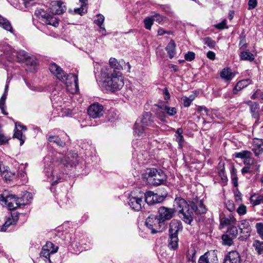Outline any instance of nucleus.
Returning a JSON list of instances; mask_svg holds the SVG:
<instances>
[{
	"label": "nucleus",
	"instance_id": "f257e3e1",
	"mask_svg": "<svg viewBox=\"0 0 263 263\" xmlns=\"http://www.w3.org/2000/svg\"><path fill=\"white\" fill-rule=\"evenodd\" d=\"M174 206L178 210L180 217L187 224H191L193 221L194 214L200 215L206 212L201 200L187 202L185 199L177 197L174 200Z\"/></svg>",
	"mask_w": 263,
	"mask_h": 263
},
{
	"label": "nucleus",
	"instance_id": "f03ea898",
	"mask_svg": "<svg viewBox=\"0 0 263 263\" xmlns=\"http://www.w3.org/2000/svg\"><path fill=\"white\" fill-rule=\"evenodd\" d=\"M57 166L53 169V167L45 168V173L48 177L49 175L52 177L50 180L51 184H55L58 182V180L61 178V175H58V172L61 171L60 169H63L64 167L68 170L76 166L78 163V155L76 153H69L63 158L57 157V160L55 161Z\"/></svg>",
	"mask_w": 263,
	"mask_h": 263
},
{
	"label": "nucleus",
	"instance_id": "7ed1b4c3",
	"mask_svg": "<svg viewBox=\"0 0 263 263\" xmlns=\"http://www.w3.org/2000/svg\"><path fill=\"white\" fill-rule=\"evenodd\" d=\"M101 78L103 87L108 91L113 92L119 90L124 84L122 73L119 71H112L108 67L102 68Z\"/></svg>",
	"mask_w": 263,
	"mask_h": 263
},
{
	"label": "nucleus",
	"instance_id": "20e7f679",
	"mask_svg": "<svg viewBox=\"0 0 263 263\" xmlns=\"http://www.w3.org/2000/svg\"><path fill=\"white\" fill-rule=\"evenodd\" d=\"M49 69L50 72L61 81L64 82L67 86L70 85L73 82L76 90L78 89V77L76 74L66 73L64 70L55 63H51Z\"/></svg>",
	"mask_w": 263,
	"mask_h": 263
},
{
	"label": "nucleus",
	"instance_id": "39448f33",
	"mask_svg": "<svg viewBox=\"0 0 263 263\" xmlns=\"http://www.w3.org/2000/svg\"><path fill=\"white\" fill-rule=\"evenodd\" d=\"M152 121L150 114L146 112L143 115L142 118L138 119L134 126V134L139 137H144L146 134L149 133L148 127L151 126Z\"/></svg>",
	"mask_w": 263,
	"mask_h": 263
},
{
	"label": "nucleus",
	"instance_id": "423d86ee",
	"mask_svg": "<svg viewBox=\"0 0 263 263\" xmlns=\"http://www.w3.org/2000/svg\"><path fill=\"white\" fill-rule=\"evenodd\" d=\"M145 225L152 234L161 232L165 228V223L162 222L158 216L154 215H151L147 218Z\"/></svg>",
	"mask_w": 263,
	"mask_h": 263
},
{
	"label": "nucleus",
	"instance_id": "0eeeda50",
	"mask_svg": "<svg viewBox=\"0 0 263 263\" xmlns=\"http://www.w3.org/2000/svg\"><path fill=\"white\" fill-rule=\"evenodd\" d=\"M147 180L154 185H159L163 184L166 179V175L161 170H158L155 168L147 169Z\"/></svg>",
	"mask_w": 263,
	"mask_h": 263
},
{
	"label": "nucleus",
	"instance_id": "6e6552de",
	"mask_svg": "<svg viewBox=\"0 0 263 263\" xmlns=\"http://www.w3.org/2000/svg\"><path fill=\"white\" fill-rule=\"evenodd\" d=\"M58 246H55L51 242H47L40 252V258H42L46 263H51V257L58 251Z\"/></svg>",
	"mask_w": 263,
	"mask_h": 263
},
{
	"label": "nucleus",
	"instance_id": "1a4fd4ad",
	"mask_svg": "<svg viewBox=\"0 0 263 263\" xmlns=\"http://www.w3.org/2000/svg\"><path fill=\"white\" fill-rule=\"evenodd\" d=\"M20 213L15 211H13L6 217L5 222H2V226H1L0 231L5 232L7 230L8 228L10 226L15 225L16 224Z\"/></svg>",
	"mask_w": 263,
	"mask_h": 263
},
{
	"label": "nucleus",
	"instance_id": "9d476101",
	"mask_svg": "<svg viewBox=\"0 0 263 263\" xmlns=\"http://www.w3.org/2000/svg\"><path fill=\"white\" fill-rule=\"evenodd\" d=\"M88 115L92 118H98L104 114V107L98 103H95L89 106L87 109Z\"/></svg>",
	"mask_w": 263,
	"mask_h": 263
},
{
	"label": "nucleus",
	"instance_id": "9b49d317",
	"mask_svg": "<svg viewBox=\"0 0 263 263\" xmlns=\"http://www.w3.org/2000/svg\"><path fill=\"white\" fill-rule=\"evenodd\" d=\"M176 211L173 208L161 206L158 210V217L162 222L171 219L174 215Z\"/></svg>",
	"mask_w": 263,
	"mask_h": 263
},
{
	"label": "nucleus",
	"instance_id": "f8f14e48",
	"mask_svg": "<svg viewBox=\"0 0 263 263\" xmlns=\"http://www.w3.org/2000/svg\"><path fill=\"white\" fill-rule=\"evenodd\" d=\"M24 202L20 200V198L16 197L15 195H9L7 196L6 200V205L10 211H14L15 209L24 204Z\"/></svg>",
	"mask_w": 263,
	"mask_h": 263
},
{
	"label": "nucleus",
	"instance_id": "ddd939ff",
	"mask_svg": "<svg viewBox=\"0 0 263 263\" xmlns=\"http://www.w3.org/2000/svg\"><path fill=\"white\" fill-rule=\"evenodd\" d=\"M217 251L212 250L201 256L198 263H217L218 261Z\"/></svg>",
	"mask_w": 263,
	"mask_h": 263
},
{
	"label": "nucleus",
	"instance_id": "4468645a",
	"mask_svg": "<svg viewBox=\"0 0 263 263\" xmlns=\"http://www.w3.org/2000/svg\"><path fill=\"white\" fill-rule=\"evenodd\" d=\"M164 199L163 196L159 195L152 191L146 192L145 194V202L148 204L161 202Z\"/></svg>",
	"mask_w": 263,
	"mask_h": 263
},
{
	"label": "nucleus",
	"instance_id": "2eb2a0df",
	"mask_svg": "<svg viewBox=\"0 0 263 263\" xmlns=\"http://www.w3.org/2000/svg\"><path fill=\"white\" fill-rule=\"evenodd\" d=\"M144 202L142 196L141 197H135L130 195L128 197V204L135 211H140L144 204Z\"/></svg>",
	"mask_w": 263,
	"mask_h": 263
},
{
	"label": "nucleus",
	"instance_id": "dca6fc26",
	"mask_svg": "<svg viewBox=\"0 0 263 263\" xmlns=\"http://www.w3.org/2000/svg\"><path fill=\"white\" fill-rule=\"evenodd\" d=\"M15 126L13 137L18 139L20 141V145H22L26 139L25 136L23 135L22 130L26 131L27 128L18 122L15 123Z\"/></svg>",
	"mask_w": 263,
	"mask_h": 263
},
{
	"label": "nucleus",
	"instance_id": "f3484780",
	"mask_svg": "<svg viewBox=\"0 0 263 263\" xmlns=\"http://www.w3.org/2000/svg\"><path fill=\"white\" fill-rule=\"evenodd\" d=\"M251 222H252L251 220L244 219L241 220L238 224L240 233L243 234L246 238L250 236L251 231Z\"/></svg>",
	"mask_w": 263,
	"mask_h": 263
},
{
	"label": "nucleus",
	"instance_id": "a211bd4d",
	"mask_svg": "<svg viewBox=\"0 0 263 263\" xmlns=\"http://www.w3.org/2000/svg\"><path fill=\"white\" fill-rule=\"evenodd\" d=\"M223 263H241V258L239 253L236 251L229 252L225 256Z\"/></svg>",
	"mask_w": 263,
	"mask_h": 263
},
{
	"label": "nucleus",
	"instance_id": "6ab92c4d",
	"mask_svg": "<svg viewBox=\"0 0 263 263\" xmlns=\"http://www.w3.org/2000/svg\"><path fill=\"white\" fill-rule=\"evenodd\" d=\"M66 7L61 1H55L52 2L50 11L55 14H61L66 11Z\"/></svg>",
	"mask_w": 263,
	"mask_h": 263
},
{
	"label": "nucleus",
	"instance_id": "aec40b11",
	"mask_svg": "<svg viewBox=\"0 0 263 263\" xmlns=\"http://www.w3.org/2000/svg\"><path fill=\"white\" fill-rule=\"evenodd\" d=\"M182 230V226L180 221L173 220L170 223L169 235H178V232Z\"/></svg>",
	"mask_w": 263,
	"mask_h": 263
},
{
	"label": "nucleus",
	"instance_id": "412c9836",
	"mask_svg": "<svg viewBox=\"0 0 263 263\" xmlns=\"http://www.w3.org/2000/svg\"><path fill=\"white\" fill-rule=\"evenodd\" d=\"M252 81L250 79H245L239 81L236 85L233 90V93L237 95L238 92L243 88L247 87L248 85L251 84Z\"/></svg>",
	"mask_w": 263,
	"mask_h": 263
},
{
	"label": "nucleus",
	"instance_id": "4be33fe9",
	"mask_svg": "<svg viewBox=\"0 0 263 263\" xmlns=\"http://www.w3.org/2000/svg\"><path fill=\"white\" fill-rule=\"evenodd\" d=\"M8 84L7 83L5 86L4 92L0 99V108L1 109L2 112L5 115L8 114V113L5 110V101L8 95Z\"/></svg>",
	"mask_w": 263,
	"mask_h": 263
},
{
	"label": "nucleus",
	"instance_id": "5701e85b",
	"mask_svg": "<svg viewBox=\"0 0 263 263\" xmlns=\"http://www.w3.org/2000/svg\"><path fill=\"white\" fill-rule=\"evenodd\" d=\"M250 202L254 206L260 204H263V195L254 194L250 198Z\"/></svg>",
	"mask_w": 263,
	"mask_h": 263
},
{
	"label": "nucleus",
	"instance_id": "b1692460",
	"mask_svg": "<svg viewBox=\"0 0 263 263\" xmlns=\"http://www.w3.org/2000/svg\"><path fill=\"white\" fill-rule=\"evenodd\" d=\"M234 76L230 68H224L220 72L221 78L226 81H230Z\"/></svg>",
	"mask_w": 263,
	"mask_h": 263
},
{
	"label": "nucleus",
	"instance_id": "393cba45",
	"mask_svg": "<svg viewBox=\"0 0 263 263\" xmlns=\"http://www.w3.org/2000/svg\"><path fill=\"white\" fill-rule=\"evenodd\" d=\"M109 64L110 66L107 67L111 68L112 71H118L123 68L121 62H118L117 60L114 58H110Z\"/></svg>",
	"mask_w": 263,
	"mask_h": 263
},
{
	"label": "nucleus",
	"instance_id": "a878e982",
	"mask_svg": "<svg viewBox=\"0 0 263 263\" xmlns=\"http://www.w3.org/2000/svg\"><path fill=\"white\" fill-rule=\"evenodd\" d=\"M0 27L4 29L13 33V30L10 22L6 18L0 15Z\"/></svg>",
	"mask_w": 263,
	"mask_h": 263
},
{
	"label": "nucleus",
	"instance_id": "bb28decb",
	"mask_svg": "<svg viewBox=\"0 0 263 263\" xmlns=\"http://www.w3.org/2000/svg\"><path fill=\"white\" fill-rule=\"evenodd\" d=\"M175 48L176 44L174 40H171L165 48L170 59L174 58L176 54Z\"/></svg>",
	"mask_w": 263,
	"mask_h": 263
},
{
	"label": "nucleus",
	"instance_id": "cd10ccee",
	"mask_svg": "<svg viewBox=\"0 0 263 263\" xmlns=\"http://www.w3.org/2000/svg\"><path fill=\"white\" fill-rule=\"evenodd\" d=\"M178 235H169L168 247L173 250L177 249L178 246Z\"/></svg>",
	"mask_w": 263,
	"mask_h": 263
},
{
	"label": "nucleus",
	"instance_id": "c85d7f7f",
	"mask_svg": "<svg viewBox=\"0 0 263 263\" xmlns=\"http://www.w3.org/2000/svg\"><path fill=\"white\" fill-rule=\"evenodd\" d=\"M252 150L256 156L262 153L263 152V144L262 141H257V142H254Z\"/></svg>",
	"mask_w": 263,
	"mask_h": 263
},
{
	"label": "nucleus",
	"instance_id": "c756f323",
	"mask_svg": "<svg viewBox=\"0 0 263 263\" xmlns=\"http://www.w3.org/2000/svg\"><path fill=\"white\" fill-rule=\"evenodd\" d=\"M43 23L46 25L57 27L59 24V21L56 17L49 15Z\"/></svg>",
	"mask_w": 263,
	"mask_h": 263
},
{
	"label": "nucleus",
	"instance_id": "7c9ffc66",
	"mask_svg": "<svg viewBox=\"0 0 263 263\" xmlns=\"http://www.w3.org/2000/svg\"><path fill=\"white\" fill-rule=\"evenodd\" d=\"M183 130L182 128H178L175 132V137L176 141L178 143L179 148H182L183 147V143L184 138L182 136Z\"/></svg>",
	"mask_w": 263,
	"mask_h": 263
},
{
	"label": "nucleus",
	"instance_id": "2f4dec72",
	"mask_svg": "<svg viewBox=\"0 0 263 263\" xmlns=\"http://www.w3.org/2000/svg\"><path fill=\"white\" fill-rule=\"evenodd\" d=\"M236 221V219L232 215L228 217L221 218L220 219V224L222 226H227L231 224H235Z\"/></svg>",
	"mask_w": 263,
	"mask_h": 263
},
{
	"label": "nucleus",
	"instance_id": "473e14b6",
	"mask_svg": "<svg viewBox=\"0 0 263 263\" xmlns=\"http://www.w3.org/2000/svg\"><path fill=\"white\" fill-rule=\"evenodd\" d=\"M48 140L49 142H52L55 143L58 146L60 147H64L65 145V142L62 141L59 137L55 136H49L48 137Z\"/></svg>",
	"mask_w": 263,
	"mask_h": 263
},
{
	"label": "nucleus",
	"instance_id": "72a5a7b5",
	"mask_svg": "<svg viewBox=\"0 0 263 263\" xmlns=\"http://www.w3.org/2000/svg\"><path fill=\"white\" fill-rule=\"evenodd\" d=\"M160 108L166 112V114L170 116H174L177 113V110L175 107H170L166 104H163L159 106Z\"/></svg>",
	"mask_w": 263,
	"mask_h": 263
},
{
	"label": "nucleus",
	"instance_id": "f704fd0d",
	"mask_svg": "<svg viewBox=\"0 0 263 263\" xmlns=\"http://www.w3.org/2000/svg\"><path fill=\"white\" fill-rule=\"evenodd\" d=\"M253 247L258 254L263 253V241L255 240L253 242Z\"/></svg>",
	"mask_w": 263,
	"mask_h": 263
},
{
	"label": "nucleus",
	"instance_id": "c9c22d12",
	"mask_svg": "<svg viewBox=\"0 0 263 263\" xmlns=\"http://www.w3.org/2000/svg\"><path fill=\"white\" fill-rule=\"evenodd\" d=\"M240 58L241 60L253 61L254 59V55L248 51H242L240 54Z\"/></svg>",
	"mask_w": 263,
	"mask_h": 263
},
{
	"label": "nucleus",
	"instance_id": "e433bc0d",
	"mask_svg": "<svg viewBox=\"0 0 263 263\" xmlns=\"http://www.w3.org/2000/svg\"><path fill=\"white\" fill-rule=\"evenodd\" d=\"M34 14L39 19L42 21V22H43L44 20H45L49 15L47 14L45 11L42 9L36 10Z\"/></svg>",
	"mask_w": 263,
	"mask_h": 263
},
{
	"label": "nucleus",
	"instance_id": "4c0bfd02",
	"mask_svg": "<svg viewBox=\"0 0 263 263\" xmlns=\"http://www.w3.org/2000/svg\"><path fill=\"white\" fill-rule=\"evenodd\" d=\"M2 176L5 178L6 181H10L15 178L16 175L15 172L6 170L2 173Z\"/></svg>",
	"mask_w": 263,
	"mask_h": 263
},
{
	"label": "nucleus",
	"instance_id": "58836bf2",
	"mask_svg": "<svg viewBox=\"0 0 263 263\" xmlns=\"http://www.w3.org/2000/svg\"><path fill=\"white\" fill-rule=\"evenodd\" d=\"M15 56L19 62L26 60L29 57L28 54L24 50H20L16 52Z\"/></svg>",
	"mask_w": 263,
	"mask_h": 263
},
{
	"label": "nucleus",
	"instance_id": "ea45409f",
	"mask_svg": "<svg viewBox=\"0 0 263 263\" xmlns=\"http://www.w3.org/2000/svg\"><path fill=\"white\" fill-rule=\"evenodd\" d=\"M234 238L228 235L227 234L222 236V243L224 245L231 246L232 245Z\"/></svg>",
	"mask_w": 263,
	"mask_h": 263
},
{
	"label": "nucleus",
	"instance_id": "a19ab883",
	"mask_svg": "<svg viewBox=\"0 0 263 263\" xmlns=\"http://www.w3.org/2000/svg\"><path fill=\"white\" fill-rule=\"evenodd\" d=\"M32 198V194L29 192H26L24 194L23 196L20 198V200L24 202V204L26 205L29 203L30 200Z\"/></svg>",
	"mask_w": 263,
	"mask_h": 263
},
{
	"label": "nucleus",
	"instance_id": "79ce46f5",
	"mask_svg": "<svg viewBox=\"0 0 263 263\" xmlns=\"http://www.w3.org/2000/svg\"><path fill=\"white\" fill-rule=\"evenodd\" d=\"M9 3L16 9L23 10L25 8L23 3L21 4L19 0H9Z\"/></svg>",
	"mask_w": 263,
	"mask_h": 263
},
{
	"label": "nucleus",
	"instance_id": "37998d69",
	"mask_svg": "<svg viewBox=\"0 0 263 263\" xmlns=\"http://www.w3.org/2000/svg\"><path fill=\"white\" fill-rule=\"evenodd\" d=\"M195 254L196 252L194 249L189 250L186 254L187 260L193 262H195L196 260Z\"/></svg>",
	"mask_w": 263,
	"mask_h": 263
},
{
	"label": "nucleus",
	"instance_id": "c03bdc74",
	"mask_svg": "<svg viewBox=\"0 0 263 263\" xmlns=\"http://www.w3.org/2000/svg\"><path fill=\"white\" fill-rule=\"evenodd\" d=\"M227 234L234 238L238 234V230L236 227H230L227 231Z\"/></svg>",
	"mask_w": 263,
	"mask_h": 263
},
{
	"label": "nucleus",
	"instance_id": "a18cd8bd",
	"mask_svg": "<svg viewBox=\"0 0 263 263\" xmlns=\"http://www.w3.org/2000/svg\"><path fill=\"white\" fill-rule=\"evenodd\" d=\"M203 43L210 48H213L215 46L216 43L210 37H206L203 39Z\"/></svg>",
	"mask_w": 263,
	"mask_h": 263
},
{
	"label": "nucleus",
	"instance_id": "49530a36",
	"mask_svg": "<svg viewBox=\"0 0 263 263\" xmlns=\"http://www.w3.org/2000/svg\"><path fill=\"white\" fill-rule=\"evenodd\" d=\"M144 24L145 28L147 30H151L152 25L154 23V20L152 17H147L144 20Z\"/></svg>",
	"mask_w": 263,
	"mask_h": 263
},
{
	"label": "nucleus",
	"instance_id": "de8ad7c7",
	"mask_svg": "<svg viewBox=\"0 0 263 263\" xmlns=\"http://www.w3.org/2000/svg\"><path fill=\"white\" fill-rule=\"evenodd\" d=\"M251 153L250 152L248 151H242L239 153H236L235 156L236 158L245 159L247 157L251 155Z\"/></svg>",
	"mask_w": 263,
	"mask_h": 263
},
{
	"label": "nucleus",
	"instance_id": "09e8293b",
	"mask_svg": "<svg viewBox=\"0 0 263 263\" xmlns=\"http://www.w3.org/2000/svg\"><path fill=\"white\" fill-rule=\"evenodd\" d=\"M255 227L257 234L259 235L261 239H263V223H257L256 224Z\"/></svg>",
	"mask_w": 263,
	"mask_h": 263
},
{
	"label": "nucleus",
	"instance_id": "8fccbe9b",
	"mask_svg": "<svg viewBox=\"0 0 263 263\" xmlns=\"http://www.w3.org/2000/svg\"><path fill=\"white\" fill-rule=\"evenodd\" d=\"M97 19L95 20L94 23L99 27L103 26L105 19L104 16L101 14H98L97 15Z\"/></svg>",
	"mask_w": 263,
	"mask_h": 263
},
{
	"label": "nucleus",
	"instance_id": "3c124183",
	"mask_svg": "<svg viewBox=\"0 0 263 263\" xmlns=\"http://www.w3.org/2000/svg\"><path fill=\"white\" fill-rule=\"evenodd\" d=\"M236 211L239 215H243L247 213V207L245 205L241 204L237 209Z\"/></svg>",
	"mask_w": 263,
	"mask_h": 263
},
{
	"label": "nucleus",
	"instance_id": "603ef678",
	"mask_svg": "<svg viewBox=\"0 0 263 263\" xmlns=\"http://www.w3.org/2000/svg\"><path fill=\"white\" fill-rule=\"evenodd\" d=\"M4 52L9 57L13 56V53L15 52L14 49L10 46H6L4 49Z\"/></svg>",
	"mask_w": 263,
	"mask_h": 263
},
{
	"label": "nucleus",
	"instance_id": "864d4df0",
	"mask_svg": "<svg viewBox=\"0 0 263 263\" xmlns=\"http://www.w3.org/2000/svg\"><path fill=\"white\" fill-rule=\"evenodd\" d=\"M153 20H154V22L155 21L159 24H161L165 19L163 16L160 15L159 14H156L152 16Z\"/></svg>",
	"mask_w": 263,
	"mask_h": 263
},
{
	"label": "nucleus",
	"instance_id": "5fc2aeb1",
	"mask_svg": "<svg viewBox=\"0 0 263 263\" xmlns=\"http://www.w3.org/2000/svg\"><path fill=\"white\" fill-rule=\"evenodd\" d=\"M195 58V54L193 52L189 51L184 55V59L187 61H192Z\"/></svg>",
	"mask_w": 263,
	"mask_h": 263
},
{
	"label": "nucleus",
	"instance_id": "6e6d98bb",
	"mask_svg": "<svg viewBox=\"0 0 263 263\" xmlns=\"http://www.w3.org/2000/svg\"><path fill=\"white\" fill-rule=\"evenodd\" d=\"M226 206L230 212H233L235 210V207L232 201L229 200L226 203Z\"/></svg>",
	"mask_w": 263,
	"mask_h": 263
},
{
	"label": "nucleus",
	"instance_id": "4d7b16f0",
	"mask_svg": "<svg viewBox=\"0 0 263 263\" xmlns=\"http://www.w3.org/2000/svg\"><path fill=\"white\" fill-rule=\"evenodd\" d=\"M9 139L10 138L6 137L3 133L0 134V145L7 143Z\"/></svg>",
	"mask_w": 263,
	"mask_h": 263
},
{
	"label": "nucleus",
	"instance_id": "13d9d810",
	"mask_svg": "<svg viewBox=\"0 0 263 263\" xmlns=\"http://www.w3.org/2000/svg\"><path fill=\"white\" fill-rule=\"evenodd\" d=\"M215 27L218 29H222L227 28L226 20H224L221 22L214 25Z\"/></svg>",
	"mask_w": 263,
	"mask_h": 263
},
{
	"label": "nucleus",
	"instance_id": "bf43d9fd",
	"mask_svg": "<svg viewBox=\"0 0 263 263\" xmlns=\"http://www.w3.org/2000/svg\"><path fill=\"white\" fill-rule=\"evenodd\" d=\"M86 6H83L81 5V7L80 8L75 9L74 12L76 13L79 14L80 15H83L84 13L86 12Z\"/></svg>",
	"mask_w": 263,
	"mask_h": 263
},
{
	"label": "nucleus",
	"instance_id": "052dcab7",
	"mask_svg": "<svg viewBox=\"0 0 263 263\" xmlns=\"http://www.w3.org/2000/svg\"><path fill=\"white\" fill-rule=\"evenodd\" d=\"M257 0H249L248 2V9L252 10L254 9L257 6Z\"/></svg>",
	"mask_w": 263,
	"mask_h": 263
},
{
	"label": "nucleus",
	"instance_id": "680f3d73",
	"mask_svg": "<svg viewBox=\"0 0 263 263\" xmlns=\"http://www.w3.org/2000/svg\"><path fill=\"white\" fill-rule=\"evenodd\" d=\"M243 163L246 165H248L249 166L254 163V159L251 157V155L247 157L244 159Z\"/></svg>",
	"mask_w": 263,
	"mask_h": 263
},
{
	"label": "nucleus",
	"instance_id": "e2e57ef3",
	"mask_svg": "<svg viewBox=\"0 0 263 263\" xmlns=\"http://www.w3.org/2000/svg\"><path fill=\"white\" fill-rule=\"evenodd\" d=\"M183 101V105L184 107H187L190 106L192 102L191 100L187 98V97H184L182 98Z\"/></svg>",
	"mask_w": 263,
	"mask_h": 263
},
{
	"label": "nucleus",
	"instance_id": "0e129e2a",
	"mask_svg": "<svg viewBox=\"0 0 263 263\" xmlns=\"http://www.w3.org/2000/svg\"><path fill=\"white\" fill-rule=\"evenodd\" d=\"M171 34V31H165L164 29H163V28H159L158 30V34L159 35H162L164 34Z\"/></svg>",
	"mask_w": 263,
	"mask_h": 263
},
{
	"label": "nucleus",
	"instance_id": "69168bd1",
	"mask_svg": "<svg viewBox=\"0 0 263 263\" xmlns=\"http://www.w3.org/2000/svg\"><path fill=\"white\" fill-rule=\"evenodd\" d=\"M218 174L221 177V178L222 180L224 181L227 180V178L224 174V171L223 168L219 171Z\"/></svg>",
	"mask_w": 263,
	"mask_h": 263
},
{
	"label": "nucleus",
	"instance_id": "338daca9",
	"mask_svg": "<svg viewBox=\"0 0 263 263\" xmlns=\"http://www.w3.org/2000/svg\"><path fill=\"white\" fill-rule=\"evenodd\" d=\"M206 56L208 58L212 60H214L215 59V54L212 51H208L207 52Z\"/></svg>",
	"mask_w": 263,
	"mask_h": 263
},
{
	"label": "nucleus",
	"instance_id": "774afa93",
	"mask_svg": "<svg viewBox=\"0 0 263 263\" xmlns=\"http://www.w3.org/2000/svg\"><path fill=\"white\" fill-rule=\"evenodd\" d=\"M251 172V167L249 166L244 167L241 170V173L245 174L246 173H250Z\"/></svg>",
	"mask_w": 263,
	"mask_h": 263
}]
</instances>
